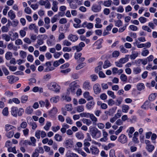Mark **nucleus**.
Segmentation results:
<instances>
[{"label": "nucleus", "instance_id": "obj_60", "mask_svg": "<svg viewBox=\"0 0 157 157\" xmlns=\"http://www.w3.org/2000/svg\"><path fill=\"white\" fill-rule=\"evenodd\" d=\"M82 121L85 124L88 126L90 125L92 123V122L90 120L87 119H83Z\"/></svg>", "mask_w": 157, "mask_h": 157}, {"label": "nucleus", "instance_id": "obj_32", "mask_svg": "<svg viewBox=\"0 0 157 157\" xmlns=\"http://www.w3.org/2000/svg\"><path fill=\"white\" fill-rule=\"evenodd\" d=\"M18 108L17 107H13L11 108L12 115L14 117H17V113Z\"/></svg>", "mask_w": 157, "mask_h": 157}, {"label": "nucleus", "instance_id": "obj_45", "mask_svg": "<svg viewBox=\"0 0 157 157\" xmlns=\"http://www.w3.org/2000/svg\"><path fill=\"white\" fill-rule=\"evenodd\" d=\"M54 138L56 141L59 142L63 140L62 136L58 134H56L55 135Z\"/></svg>", "mask_w": 157, "mask_h": 157}, {"label": "nucleus", "instance_id": "obj_29", "mask_svg": "<svg viewBox=\"0 0 157 157\" xmlns=\"http://www.w3.org/2000/svg\"><path fill=\"white\" fill-rule=\"evenodd\" d=\"M8 15L11 20L14 19L16 17L15 14L12 10H10L8 12Z\"/></svg>", "mask_w": 157, "mask_h": 157}, {"label": "nucleus", "instance_id": "obj_42", "mask_svg": "<svg viewBox=\"0 0 157 157\" xmlns=\"http://www.w3.org/2000/svg\"><path fill=\"white\" fill-rule=\"evenodd\" d=\"M112 2L111 0H106L104 1L103 4L105 7H109L111 5Z\"/></svg>", "mask_w": 157, "mask_h": 157}, {"label": "nucleus", "instance_id": "obj_62", "mask_svg": "<svg viewBox=\"0 0 157 157\" xmlns=\"http://www.w3.org/2000/svg\"><path fill=\"white\" fill-rule=\"evenodd\" d=\"M139 20L142 24H144L147 21V19L144 17H141L139 18Z\"/></svg>", "mask_w": 157, "mask_h": 157}, {"label": "nucleus", "instance_id": "obj_4", "mask_svg": "<svg viewBox=\"0 0 157 157\" xmlns=\"http://www.w3.org/2000/svg\"><path fill=\"white\" fill-rule=\"evenodd\" d=\"M146 146L145 148L149 153H152L154 150L155 147L154 145L151 144L150 141L148 140H146L145 141Z\"/></svg>", "mask_w": 157, "mask_h": 157}, {"label": "nucleus", "instance_id": "obj_37", "mask_svg": "<svg viewBox=\"0 0 157 157\" xmlns=\"http://www.w3.org/2000/svg\"><path fill=\"white\" fill-rule=\"evenodd\" d=\"M14 134V133L13 131H10L6 132L5 136L8 138H10L13 136Z\"/></svg>", "mask_w": 157, "mask_h": 157}, {"label": "nucleus", "instance_id": "obj_11", "mask_svg": "<svg viewBox=\"0 0 157 157\" xmlns=\"http://www.w3.org/2000/svg\"><path fill=\"white\" fill-rule=\"evenodd\" d=\"M102 134L103 137L101 138L99 140L101 142H105L108 140V133L107 132L105 131V130H102Z\"/></svg>", "mask_w": 157, "mask_h": 157}, {"label": "nucleus", "instance_id": "obj_10", "mask_svg": "<svg viewBox=\"0 0 157 157\" xmlns=\"http://www.w3.org/2000/svg\"><path fill=\"white\" fill-rule=\"evenodd\" d=\"M90 153L93 155H96L98 154L99 150L95 146L92 145L90 147Z\"/></svg>", "mask_w": 157, "mask_h": 157}, {"label": "nucleus", "instance_id": "obj_31", "mask_svg": "<svg viewBox=\"0 0 157 157\" xmlns=\"http://www.w3.org/2000/svg\"><path fill=\"white\" fill-rule=\"evenodd\" d=\"M76 137L79 140H82L84 138V134L81 132H78L75 133Z\"/></svg>", "mask_w": 157, "mask_h": 157}, {"label": "nucleus", "instance_id": "obj_22", "mask_svg": "<svg viewBox=\"0 0 157 157\" xmlns=\"http://www.w3.org/2000/svg\"><path fill=\"white\" fill-rule=\"evenodd\" d=\"M58 112V109L56 107H53L52 109L48 111V113L50 116H54L56 115Z\"/></svg>", "mask_w": 157, "mask_h": 157}, {"label": "nucleus", "instance_id": "obj_7", "mask_svg": "<svg viewBox=\"0 0 157 157\" xmlns=\"http://www.w3.org/2000/svg\"><path fill=\"white\" fill-rule=\"evenodd\" d=\"M39 4L44 6L46 9H49L51 7V4L48 0H40L39 2Z\"/></svg>", "mask_w": 157, "mask_h": 157}, {"label": "nucleus", "instance_id": "obj_27", "mask_svg": "<svg viewBox=\"0 0 157 157\" xmlns=\"http://www.w3.org/2000/svg\"><path fill=\"white\" fill-rule=\"evenodd\" d=\"M59 97L58 96H55L52 97L50 99V101L52 103H56L59 100Z\"/></svg>", "mask_w": 157, "mask_h": 157}, {"label": "nucleus", "instance_id": "obj_64", "mask_svg": "<svg viewBox=\"0 0 157 157\" xmlns=\"http://www.w3.org/2000/svg\"><path fill=\"white\" fill-rule=\"evenodd\" d=\"M29 125L32 126V129L34 130H35L37 126L36 123L33 121L30 122Z\"/></svg>", "mask_w": 157, "mask_h": 157}, {"label": "nucleus", "instance_id": "obj_57", "mask_svg": "<svg viewBox=\"0 0 157 157\" xmlns=\"http://www.w3.org/2000/svg\"><path fill=\"white\" fill-rule=\"evenodd\" d=\"M62 98L63 99V100H65L66 101L68 102L70 101L71 100V98L70 96H67L64 95L62 96Z\"/></svg>", "mask_w": 157, "mask_h": 157}, {"label": "nucleus", "instance_id": "obj_15", "mask_svg": "<svg viewBox=\"0 0 157 157\" xmlns=\"http://www.w3.org/2000/svg\"><path fill=\"white\" fill-rule=\"evenodd\" d=\"M59 2L56 0H53L52 2V10L54 12H56L58 10V5Z\"/></svg>", "mask_w": 157, "mask_h": 157}, {"label": "nucleus", "instance_id": "obj_8", "mask_svg": "<svg viewBox=\"0 0 157 157\" xmlns=\"http://www.w3.org/2000/svg\"><path fill=\"white\" fill-rule=\"evenodd\" d=\"M44 66L45 67L44 69V71L45 72L52 71L55 69V67L52 66V64L50 62L48 61L46 62Z\"/></svg>", "mask_w": 157, "mask_h": 157}, {"label": "nucleus", "instance_id": "obj_56", "mask_svg": "<svg viewBox=\"0 0 157 157\" xmlns=\"http://www.w3.org/2000/svg\"><path fill=\"white\" fill-rule=\"evenodd\" d=\"M149 53V52L147 49H144L141 52V55L144 56H147Z\"/></svg>", "mask_w": 157, "mask_h": 157}, {"label": "nucleus", "instance_id": "obj_52", "mask_svg": "<svg viewBox=\"0 0 157 157\" xmlns=\"http://www.w3.org/2000/svg\"><path fill=\"white\" fill-rule=\"evenodd\" d=\"M65 108L67 111H71L72 109V105L71 104H67L65 105Z\"/></svg>", "mask_w": 157, "mask_h": 157}, {"label": "nucleus", "instance_id": "obj_46", "mask_svg": "<svg viewBox=\"0 0 157 157\" xmlns=\"http://www.w3.org/2000/svg\"><path fill=\"white\" fill-rule=\"evenodd\" d=\"M51 126V123L49 121H47L44 127V129L46 131H48L49 130Z\"/></svg>", "mask_w": 157, "mask_h": 157}, {"label": "nucleus", "instance_id": "obj_55", "mask_svg": "<svg viewBox=\"0 0 157 157\" xmlns=\"http://www.w3.org/2000/svg\"><path fill=\"white\" fill-rule=\"evenodd\" d=\"M89 117L93 122H96L97 121V118L92 113H90Z\"/></svg>", "mask_w": 157, "mask_h": 157}, {"label": "nucleus", "instance_id": "obj_28", "mask_svg": "<svg viewBox=\"0 0 157 157\" xmlns=\"http://www.w3.org/2000/svg\"><path fill=\"white\" fill-rule=\"evenodd\" d=\"M33 110L32 107L31 106H29L27 107L25 109V113L27 114H31L33 112Z\"/></svg>", "mask_w": 157, "mask_h": 157}, {"label": "nucleus", "instance_id": "obj_47", "mask_svg": "<svg viewBox=\"0 0 157 157\" xmlns=\"http://www.w3.org/2000/svg\"><path fill=\"white\" fill-rule=\"evenodd\" d=\"M103 63L101 62H100L98 63V66L95 68V71L96 73H98L101 69V66L102 65Z\"/></svg>", "mask_w": 157, "mask_h": 157}, {"label": "nucleus", "instance_id": "obj_16", "mask_svg": "<svg viewBox=\"0 0 157 157\" xmlns=\"http://www.w3.org/2000/svg\"><path fill=\"white\" fill-rule=\"evenodd\" d=\"M83 88L86 90H90L91 88V86L89 81H86L84 82Z\"/></svg>", "mask_w": 157, "mask_h": 157}, {"label": "nucleus", "instance_id": "obj_25", "mask_svg": "<svg viewBox=\"0 0 157 157\" xmlns=\"http://www.w3.org/2000/svg\"><path fill=\"white\" fill-rule=\"evenodd\" d=\"M83 96L87 100H91L93 99V98L90 95L89 92L87 91H86L84 93Z\"/></svg>", "mask_w": 157, "mask_h": 157}, {"label": "nucleus", "instance_id": "obj_58", "mask_svg": "<svg viewBox=\"0 0 157 157\" xmlns=\"http://www.w3.org/2000/svg\"><path fill=\"white\" fill-rule=\"evenodd\" d=\"M120 55V52L117 51H113L112 54V56L113 57L117 58Z\"/></svg>", "mask_w": 157, "mask_h": 157}, {"label": "nucleus", "instance_id": "obj_48", "mask_svg": "<svg viewBox=\"0 0 157 157\" xmlns=\"http://www.w3.org/2000/svg\"><path fill=\"white\" fill-rule=\"evenodd\" d=\"M2 113L3 116L7 117L9 114L8 109L7 107H5L2 111Z\"/></svg>", "mask_w": 157, "mask_h": 157}, {"label": "nucleus", "instance_id": "obj_2", "mask_svg": "<svg viewBox=\"0 0 157 157\" xmlns=\"http://www.w3.org/2000/svg\"><path fill=\"white\" fill-rule=\"evenodd\" d=\"M47 86L48 90L56 92H59L61 89L60 86L54 82L48 83L47 84Z\"/></svg>", "mask_w": 157, "mask_h": 157}, {"label": "nucleus", "instance_id": "obj_6", "mask_svg": "<svg viewBox=\"0 0 157 157\" xmlns=\"http://www.w3.org/2000/svg\"><path fill=\"white\" fill-rule=\"evenodd\" d=\"M56 43L55 36L53 35H51L47 40L46 43L48 46H52L54 45Z\"/></svg>", "mask_w": 157, "mask_h": 157}, {"label": "nucleus", "instance_id": "obj_61", "mask_svg": "<svg viewBox=\"0 0 157 157\" xmlns=\"http://www.w3.org/2000/svg\"><path fill=\"white\" fill-rule=\"evenodd\" d=\"M28 100V96H23L21 98V102L23 103H26Z\"/></svg>", "mask_w": 157, "mask_h": 157}, {"label": "nucleus", "instance_id": "obj_17", "mask_svg": "<svg viewBox=\"0 0 157 157\" xmlns=\"http://www.w3.org/2000/svg\"><path fill=\"white\" fill-rule=\"evenodd\" d=\"M94 92L96 94L100 93L101 92V89L99 84L97 83L95 84L93 86Z\"/></svg>", "mask_w": 157, "mask_h": 157}, {"label": "nucleus", "instance_id": "obj_34", "mask_svg": "<svg viewBox=\"0 0 157 157\" xmlns=\"http://www.w3.org/2000/svg\"><path fill=\"white\" fill-rule=\"evenodd\" d=\"M7 49L10 50H17V48L16 47L14 46L13 43L11 42L9 43L7 46Z\"/></svg>", "mask_w": 157, "mask_h": 157}, {"label": "nucleus", "instance_id": "obj_49", "mask_svg": "<svg viewBox=\"0 0 157 157\" xmlns=\"http://www.w3.org/2000/svg\"><path fill=\"white\" fill-rule=\"evenodd\" d=\"M137 89L139 90H141L144 89L145 86L143 83H139L137 84Z\"/></svg>", "mask_w": 157, "mask_h": 157}, {"label": "nucleus", "instance_id": "obj_44", "mask_svg": "<svg viewBox=\"0 0 157 157\" xmlns=\"http://www.w3.org/2000/svg\"><path fill=\"white\" fill-rule=\"evenodd\" d=\"M157 96V93H154L151 94L149 96V99L151 101L155 100Z\"/></svg>", "mask_w": 157, "mask_h": 157}, {"label": "nucleus", "instance_id": "obj_30", "mask_svg": "<svg viewBox=\"0 0 157 157\" xmlns=\"http://www.w3.org/2000/svg\"><path fill=\"white\" fill-rule=\"evenodd\" d=\"M9 34L10 36H11L12 34H13L12 36L13 38L11 39L12 40H14L15 39L18 38L19 37L18 33L17 32H13L12 31H10L9 32Z\"/></svg>", "mask_w": 157, "mask_h": 157}, {"label": "nucleus", "instance_id": "obj_43", "mask_svg": "<svg viewBox=\"0 0 157 157\" xmlns=\"http://www.w3.org/2000/svg\"><path fill=\"white\" fill-rule=\"evenodd\" d=\"M112 66V64L108 60H106L105 61L103 65V68L104 69H106Z\"/></svg>", "mask_w": 157, "mask_h": 157}, {"label": "nucleus", "instance_id": "obj_33", "mask_svg": "<svg viewBox=\"0 0 157 157\" xmlns=\"http://www.w3.org/2000/svg\"><path fill=\"white\" fill-rule=\"evenodd\" d=\"M75 110L79 113L83 112L84 110V107L82 105L78 106L75 108Z\"/></svg>", "mask_w": 157, "mask_h": 157}, {"label": "nucleus", "instance_id": "obj_59", "mask_svg": "<svg viewBox=\"0 0 157 157\" xmlns=\"http://www.w3.org/2000/svg\"><path fill=\"white\" fill-rule=\"evenodd\" d=\"M23 135L25 137L28 136L29 135V129L26 128L22 130Z\"/></svg>", "mask_w": 157, "mask_h": 157}, {"label": "nucleus", "instance_id": "obj_40", "mask_svg": "<svg viewBox=\"0 0 157 157\" xmlns=\"http://www.w3.org/2000/svg\"><path fill=\"white\" fill-rule=\"evenodd\" d=\"M138 53L137 52L132 51L130 56L131 59H134L138 56Z\"/></svg>", "mask_w": 157, "mask_h": 157}, {"label": "nucleus", "instance_id": "obj_3", "mask_svg": "<svg viewBox=\"0 0 157 157\" xmlns=\"http://www.w3.org/2000/svg\"><path fill=\"white\" fill-rule=\"evenodd\" d=\"M78 85H77L76 81H74L71 82L69 85V88L67 90V94H75L76 90L78 88Z\"/></svg>", "mask_w": 157, "mask_h": 157}, {"label": "nucleus", "instance_id": "obj_21", "mask_svg": "<svg viewBox=\"0 0 157 157\" xmlns=\"http://www.w3.org/2000/svg\"><path fill=\"white\" fill-rule=\"evenodd\" d=\"M95 103L94 101L88 102L86 105V108L88 110H91L94 107Z\"/></svg>", "mask_w": 157, "mask_h": 157}, {"label": "nucleus", "instance_id": "obj_26", "mask_svg": "<svg viewBox=\"0 0 157 157\" xmlns=\"http://www.w3.org/2000/svg\"><path fill=\"white\" fill-rule=\"evenodd\" d=\"M66 157H78V155L75 153L71 152L70 151H67L65 155Z\"/></svg>", "mask_w": 157, "mask_h": 157}, {"label": "nucleus", "instance_id": "obj_38", "mask_svg": "<svg viewBox=\"0 0 157 157\" xmlns=\"http://www.w3.org/2000/svg\"><path fill=\"white\" fill-rule=\"evenodd\" d=\"M102 40L101 39H100L96 41L94 44V45L96 46V48L98 49L101 47V43Z\"/></svg>", "mask_w": 157, "mask_h": 157}, {"label": "nucleus", "instance_id": "obj_9", "mask_svg": "<svg viewBox=\"0 0 157 157\" xmlns=\"http://www.w3.org/2000/svg\"><path fill=\"white\" fill-rule=\"evenodd\" d=\"M118 141L121 143L124 144L126 143L128 141L127 136L124 134H121L118 137Z\"/></svg>", "mask_w": 157, "mask_h": 157}, {"label": "nucleus", "instance_id": "obj_19", "mask_svg": "<svg viewBox=\"0 0 157 157\" xmlns=\"http://www.w3.org/2000/svg\"><path fill=\"white\" fill-rule=\"evenodd\" d=\"M15 127L9 124H6L5 125L4 129L6 132L10 131V130H13L15 129Z\"/></svg>", "mask_w": 157, "mask_h": 157}, {"label": "nucleus", "instance_id": "obj_20", "mask_svg": "<svg viewBox=\"0 0 157 157\" xmlns=\"http://www.w3.org/2000/svg\"><path fill=\"white\" fill-rule=\"evenodd\" d=\"M112 71L113 74L119 75L123 73V71L122 69L119 70L117 68L114 67L112 69Z\"/></svg>", "mask_w": 157, "mask_h": 157}, {"label": "nucleus", "instance_id": "obj_54", "mask_svg": "<svg viewBox=\"0 0 157 157\" xmlns=\"http://www.w3.org/2000/svg\"><path fill=\"white\" fill-rule=\"evenodd\" d=\"M19 55L20 56L22 59H25L26 58L27 54L26 52L23 51H21L20 52Z\"/></svg>", "mask_w": 157, "mask_h": 157}, {"label": "nucleus", "instance_id": "obj_5", "mask_svg": "<svg viewBox=\"0 0 157 157\" xmlns=\"http://www.w3.org/2000/svg\"><path fill=\"white\" fill-rule=\"evenodd\" d=\"M63 144L65 147L68 149L72 148L74 145L73 140L71 139H68L65 140Z\"/></svg>", "mask_w": 157, "mask_h": 157}, {"label": "nucleus", "instance_id": "obj_14", "mask_svg": "<svg viewBox=\"0 0 157 157\" xmlns=\"http://www.w3.org/2000/svg\"><path fill=\"white\" fill-rule=\"evenodd\" d=\"M135 131L134 128L133 127H129L126 130L127 133L129 138H132V134Z\"/></svg>", "mask_w": 157, "mask_h": 157}, {"label": "nucleus", "instance_id": "obj_12", "mask_svg": "<svg viewBox=\"0 0 157 157\" xmlns=\"http://www.w3.org/2000/svg\"><path fill=\"white\" fill-rule=\"evenodd\" d=\"M6 78L8 80L10 84H12L19 79L18 78L16 77L13 75L7 76Z\"/></svg>", "mask_w": 157, "mask_h": 157}, {"label": "nucleus", "instance_id": "obj_35", "mask_svg": "<svg viewBox=\"0 0 157 157\" xmlns=\"http://www.w3.org/2000/svg\"><path fill=\"white\" fill-rule=\"evenodd\" d=\"M13 56L12 53L10 51L7 52L5 54V57L6 59L8 60H10Z\"/></svg>", "mask_w": 157, "mask_h": 157}, {"label": "nucleus", "instance_id": "obj_24", "mask_svg": "<svg viewBox=\"0 0 157 157\" xmlns=\"http://www.w3.org/2000/svg\"><path fill=\"white\" fill-rule=\"evenodd\" d=\"M29 29L31 30H34L35 32L36 33L38 30V27L34 24H31L29 26Z\"/></svg>", "mask_w": 157, "mask_h": 157}, {"label": "nucleus", "instance_id": "obj_18", "mask_svg": "<svg viewBox=\"0 0 157 157\" xmlns=\"http://www.w3.org/2000/svg\"><path fill=\"white\" fill-rule=\"evenodd\" d=\"M68 39L72 42H75L78 39V37L76 35L70 34L67 37Z\"/></svg>", "mask_w": 157, "mask_h": 157}, {"label": "nucleus", "instance_id": "obj_51", "mask_svg": "<svg viewBox=\"0 0 157 157\" xmlns=\"http://www.w3.org/2000/svg\"><path fill=\"white\" fill-rule=\"evenodd\" d=\"M120 78L121 80L123 82H126L127 80V76L124 74H122L121 75Z\"/></svg>", "mask_w": 157, "mask_h": 157}, {"label": "nucleus", "instance_id": "obj_36", "mask_svg": "<svg viewBox=\"0 0 157 157\" xmlns=\"http://www.w3.org/2000/svg\"><path fill=\"white\" fill-rule=\"evenodd\" d=\"M129 56V55H126L125 57L121 58L119 59L120 61V62L122 64H123L127 62L128 60Z\"/></svg>", "mask_w": 157, "mask_h": 157}, {"label": "nucleus", "instance_id": "obj_63", "mask_svg": "<svg viewBox=\"0 0 157 157\" xmlns=\"http://www.w3.org/2000/svg\"><path fill=\"white\" fill-rule=\"evenodd\" d=\"M149 107V103L147 101H145L144 104L141 106L142 109H147Z\"/></svg>", "mask_w": 157, "mask_h": 157}, {"label": "nucleus", "instance_id": "obj_53", "mask_svg": "<svg viewBox=\"0 0 157 157\" xmlns=\"http://www.w3.org/2000/svg\"><path fill=\"white\" fill-rule=\"evenodd\" d=\"M129 107L126 105H123L122 106V111L124 113H126L129 109Z\"/></svg>", "mask_w": 157, "mask_h": 157}, {"label": "nucleus", "instance_id": "obj_1", "mask_svg": "<svg viewBox=\"0 0 157 157\" xmlns=\"http://www.w3.org/2000/svg\"><path fill=\"white\" fill-rule=\"evenodd\" d=\"M89 131L93 139H97L100 138L101 136V131L96 128L90 126L89 128Z\"/></svg>", "mask_w": 157, "mask_h": 157}, {"label": "nucleus", "instance_id": "obj_50", "mask_svg": "<svg viewBox=\"0 0 157 157\" xmlns=\"http://www.w3.org/2000/svg\"><path fill=\"white\" fill-rule=\"evenodd\" d=\"M90 114V113H89L82 112L80 113V115L82 117L88 118L89 117Z\"/></svg>", "mask_w": 157, "mask_h": 157}, {"label": "nucleus", "instance_id": "obj_23", "mask_svg": "<svg viewBox=\"0 0 157 157\" xmlns=\"http://www.w3.org/2000/svg\"><path fill=\"white\" fill-rule=\"evenodd\" d=\"M32 91L35 93L38 92L40 93H41L43 92V90L42 87L35 86L33 88Z\"/></svg>", "mask_w": 157, "mask_h": 157}, {"label": "nucleus", "instance_id": "obj_39", "mask_svg": "<svg viewBox=\"0 0 157 157\" xmlns=\"http://www.w3.org/2000/svg\"><path fill=\"white\" fill-rule=\"evenodd\" d=\"M141 71L140 67H137L133 68V73L134 74L136 75L140 73Z\"/></svg>", "mask_w": 157, "mask_h": 157}, {"label": "nucleus", "instance_id": "obj_13", "mask_svg": "<svg viewBox=\"0 0 157 157\" xmlns=\"http://www.w3.org/2000/svg\"><path fill=\"white\" fill-rule=\"evenodd\" d=\"M91 10L94 12H98L101 10V6L100 5H93L91 7Z\"/></svg>", "mask_w": 157, "mask_h": 157}, {"label": "nucleus", "instance_id": "obj_41", "mask_svg": "<svg viewBox=\"0 0 157 157\" xmlns=\"http://www.w3.org/2000/svg\"><path fill=\"white\" fill-rule=\"evenodd\" d=\"M133 44L134 46H136L138 48H142L144 47V44H140L138 40L133 42Z\"/></svg>", "mask_w": 157, "mask_h": 157}]
</instances>
